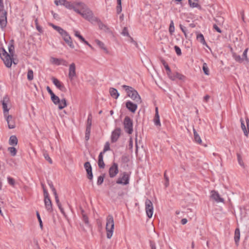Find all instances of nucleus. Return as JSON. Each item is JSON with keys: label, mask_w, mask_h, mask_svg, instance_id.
Returning <instances> with one entry per match:
<instances>
[{"label": "nucleus", "mask_w": 249, "mask_h": 249, "mask_svg": "<svg viewBox=\"0 0 249 249\" xmlns=\"http://www.w3.org/2000/svg\"><path fill=\"white\" fill-rule=\"evenodd\" d=\"M8 51L9 53L4 48L0 49V57L5 65L7 68H10L13 63L15 65L18 63V61H16L13 57L15 53V48L13 44L9 45Z\"/></svg>", "instance_id": "obj_1"}, {"label": "nucleus", "mask_w": 249, "mask_h": 249, "mask_svg": "<svg viewBox=\"0 0 249 249\" xmlns=\"http://www.w3.org/2000/svg\"><path fill=\"white\" fill-rule=\"evenodd\" d=\"M75 4L78 5L79 7L81 9V10H80V13H77L81 15L84 18L89 21L97 20V18H94L92 12L87 7L85 4L79 2L75 3Z\"/></svg>", "instance_id": "obj_2"}, {"label": "nucleus", "mask_w": 249, "mask_h": 249, "mask_svg": "<svg viewBox=\"0 0 249 249\" xmlns=\"http://www.w3.org/2000/svg\"><path fill=\"white\" fill-rule=\"evenodd\" d=\"M122 88L125 90L127 95L139 104L142 102V99L138 92L132 87L126 85H123Z\"/></svg>", "instance_id": "obj_3"}, {"label": "nucleus", "mask_w": 249, "mask_h": 249, "mask_svg": "<svg viewBox=\"0 0 249 249\" xmlns=\"http://www.w3.org/2000/svg\"><path fill=\"white\" fill-rule=\"evenodd\" d=\"M114 228V221L111 215H108L107 218L106 230L107 231V237L110 239L113 234Z\"/></svg>", "instance_id": "obj_4"}, {"label": "nucleus", "mask_w": 249, "mask_h": 249, "mask_svg": "<svg viewBox=\"0 0 249 249\" xmlns=\"http://www.w3.org/2000/svg\"><path fill=\"white\" fill-rule=\"evenodd\" d=\"M7 12L4 10L3 0H0V26L5 27L7 24Z\"/></svg>", "instance_id": "obj_5"}, {"label": "nucleus", "mask_w": 249, "mask_h": 249, "mask_svg": "<svg viewBox=\"0 0 249 249\" xmlns=\"http://www.w3.org/2000/svg\"><path fill=\"white\" fill-rule=\"evenodd\" d=\"M124 126L125 131L129 134L133 132V122L128 116H125L124 120Z\"/></svg>", "instance_id": "obj_6"}, {"label": "nucleus", "mask_w": 249, "mask_h": 249, "mask_svg": "<svg viewBox=\"0 0 249 249\" xmlns=\"http://www.w3.org/2000/svg\"><path fill=\"white\" fill-rule=\"evenodd\" d=\"M44 196L45 208L48 212L51 213L53 211L52 203L46 189H44Z\"/></svg>", "instance_id": "obj_7"}, {"label": "nucleus", "mask_w": 249, "mask_h": 249, "mask_svg": "<svg viewBox=\"0 0 249 249\" xmlns=\"http://www.w3.org/2000/svg\"><path fill=\"white\" fill-rule=\"evenodd\" d=\"M129 175L127 172H124L120 174L116 183L119 184L127 185L129 183Z\"/></svg>", "instance_id": "obj_8"}, {"label": "nucleus", "mask_w": 249, "mask_h": 249, "mask_svg": "<svg viewBox=\"0 0 249 249\" xmlns=\"http://www.w3.org/2000/svg\"><path fill=\"white\" fill-rule=\"evenodd\" d=\"M145 211L147 216L149 218H151L153 213V206L151 200L147 199L145 202Z\"/></svg>", "instance_id": "obj_9"}, {"label": "nucleus", "mask_w": 249, "mask_h": 249, "mask_svg": "<svg viewBox=\"0 0 249 249\" xmlns=\"http://www.w3.org/2000/svg\"><path fill=\"white\" fill-rule=\"evenodd\" d=\"M50 62L53 64L56 65H62L65 66L68 65V63L67 61L63 59H59L53 57H51L50 58Z\"/></svg>", "instance_id": "obj_10"}, {"label": "nucleus", "mask_w": 249, "mask_h": 249, "mask_svg": "<svg viewBox=\"0 0 249 249\" xmlns=\"http://www.w3.org/2000/svg\"><path fill=\"white\" fill-rule=\"evenodd\" d=\"M76 76V67L74 63L70 64L69 69V78L72 81L74 77Z\"/></svg>", "instance_id": "obj_11"}, {"label": "nucleus", "mask_w": 249, "mask_h": 249, "mask_svg": "<svg viewBox=\"0 0 249 249\" xmlns=\"http://www.w3.org/2000/svg\"><path fill=\"white\" fill-rule=\"evenodd\" d=\"M118 167L116 163L114 162L109 169V174L110 178H114L118 173Z\"/></svg>", "instance_id": "obj_12"}, {"label": "nucleus", "mask_w": 249, "mask_h": 249, "mask_svg": "<svg viewBox=\"0 0 249 249\" xmlns=\"http://www.w3.org/2000/svg\"><path fill=\"white\" fill-rule=\"evenodd\" d=\"M121 129L120 128H116L112 132L111 137V141L112 142H116L121 135Z\"/></svg>", "instance_id": "obj_13"}, {"label": "nucleus", "mask_w": 249, "mask_h": 249, "mask_svg": "<svg viewBox=\"0 0 249 249\" xmlns=\"http://www.w3.org/2000/svg\"><path fill=\"white\" fill-rule=\"evenodd\" d=\"M76 2H74L72 3L66 0L64 6L69 9H73L76 13H80V10L76 7L77 6H79L78 5L75 4V3Z\"/></svg>", "instance_id": "obj_14"}, {"label": "nucleus", "mask_w": 249, "mask_h": 249, "mask_svg": "<svg viewBox=\"0 0 249 249\" xmlns=\"http://www.w3.org/2000/svg\"><path fill=\"white\" fill-rule=\"evenodd\" d=\"M138 103H133L130 101H128L125 103L126 107L132 113H135L137 109Z\"/></svg>", "instance_id": "obj_15"}, {"label": "nucleus", "mask_w": 249, "mask_h": 249, "mask_svg": "<svg viewBox=\"0 0 249 249\" xmlns=\"http://www.w3.org/2000/svg\"><path fill=\"white\" fill-rule=\"evenodd\" d=\"M84 167L87 171L88 178L91 180L93 178V175L92 172V168L89 162H86L84 164Z\"/></svg>", "instance_id": "obj_16"}, {"label": "nucleus", "mask_w": 249, "mask_h": 249, "mask_svg": "<svg viewBox=\"0 0 249 249\" xmlns=\"http://www.w3.org/2000/svg\"><path fill=\"white\" fill-rule=\"evenodd\" d=\"M52 80L53 84L60 90L65 91L66 90V88L64 85L57 78L55 77H52Z\"/></svg>", "instance_id": "obj_17"}, {"label": "nucleus", "mask_w": 249, "mask_h": 249, "mask_svg": "<svg viewBox=\"0 0 249 249\" xmlns=\"http://www.w3.org/2000/svg\"><path fill=\"white\" fill-rule=\"evenodd\" d=\"M211 196L216 202H224V199L221 197L218 193L215 190L211 191Z\"/></svg>", "instance_id": "obj_18"}, {"label": "nucleus", "mask_w": 249, "mask_h": 249, "mask_svg": "<svg viewBox=\"0 0 249 249\" xmlns=\"http://www.w3.org/2000/svg\"><path fill=\"white\" fill-rule=\"evenodd\" d=\"M65 42L71 48H74V46L72 43V41L71 38L68 33V32L65 33L63 36H62Z\"/></svg>", "instance_id": "obj_19"}, {"label": "nucleus", "mask_w": 249, "mask_h": 249, "mask_svg": "<svg viewBox=\"0 0 249 249\" xmlns=\"http://www.w3.org/2000/svg\"><path fill=\"white\" fill-rule=\"evenodd\" d=\"M6 117V120L8 124V128L9 129H13L15 127V122L13 119V117L12 115H7Z\"/></svg>", "instance_id": "obj_20"}, {"label": "nucleus", "mask_w": 249, "mask_h": 249, "mask_svg": "<svg viewBox=\"0 0 249 249\" xmlns=\"http://www.w3.org/2000/svg\"><path fill=\"white\" fill-rule=\"evenodd\" d=\"M196 39L203 45H205L206 46L208 47V46L207 45V44L205 41L203 35L201 33H198V32H196Z\"/></svg>", "instance_id": "obj_21"}, {"label": "nucleus", "mask_w": 249, "mask_h": 249, "mask_svg": "<svg viewBox=\"0 0 249 249\" xmlns=\"http://www.w3.org/2000/svg\"><path fill=\"white\" fill-rule=\"evenodd\" d=\"M18 142V139L15 135L11 136L9 140V144L12 146H16L17 145Z\"/></svg>", "instance_id": "obj_22"}, {"label": "nucleus", "mask_w": 249, "mask_h": 249, "mask_svg": "<svg viewBox=\"0 0 249 249\" xmlns=\"http://www.w3.org/2000/svg\"><path fill=\"white\" fill-rule=\"evenodd\" d=\"M98 164L100 168H104L105 166V164L103 161V154L102 153L99 154L98 156Z\"/></svg>", "instance_id": "obj_23"}, {"label": "nucleus", "mask_w": 249, "mask_h": 249, "mask_svg": "<svg viewBox=\"0 0 249 249\" xmlns=\"http://www.w3.org/2000/svg\"><path fill=\"white\" fill-rule=\"evenodd\" d=\"M193 132H194V140L196 142L198 143V144H201L202 143V140L201 139L200 137L198 135V134L197 133L196 130L193 128Z\"/></svg>", "instance_id": "obj_24"}, {"label": "nucleus", "mask_w": 249, "mask_h": 249, "mask_svg": "<svg viewBox=\"0 0 249 249\" xmlns=\"http://www.w3.org/2000/svg\"><path fill=\"white\" fill-rule=\"evenodd\" d=\"M109 93L110 95L115 99H117L119 96V93H118L117 90L116 89L110 88L109 89Z\"/></svg>", "instance_id": "obj_25"}, {"label": "nucleus", "mask_w": 249, "mask_h": 249, "mask_svg": "<svg viewBox=\"0 0 249 249\" xmlns=\"http://www.w3.org/2000/svg\"><path fill=\"white\" fill-rule=\"evenodd\" d=\"M240 233L239 228H236L234 232V240L235 244L237 245L240 240Z\"/></svg>", "instance_id": "obj_26"}, {"label": "nucleus", "mask_w": 249, "mask_h": 249, "mask_svg": "<svg viewBox=\"0 0 249 249\" xmlns=\"http://www.w3.org/2000/svg\"><path fill=\"white\" fill-rule=\"evenodd\" d=\"M95 42L96 43V44H97V45L102 50H103L106 53H108V52L107 51V48L106 47L104 43L100 41L98 39H96L95 40Z\"/></svg>", "instance_id": "obj_27"}, {"label": "nucleus", "mask_w": 249, "mask_h": 249, "mask_svg": "<svg viewBox=\"0 0 249 249\" xmlns=\"http://www.w3.org/2000/svg\"><path fill=\"white\" fill-rule=\"evenodd\" d=\"M98 25L100 29L104 30L106 32H110V29L107 26V25L103 24L101 21L99 22Z\"/></svg>", "instance_id": "obj_28"}, {"label": "nucleus", "mask_w": 249, "mask_h": 249, "mask_svg": "<svg viewBox=\"0 0 249 249\" xmlns=\"http://www.w3.org/2000/svg\"><path fill=\"white\" fill-rule=\"evenodd\" d=\"M58 108L59 109H62L66 107L67 105L66 100L65 98H63L60 100V102L58 103Z\"/></svg>", "instance_id": "obj_29"}, {"label": "nucleus", "mask_w": 249, "mask_h": 249, "mask_svg": "<svg viewBox=\"0 0 249 249\" xmlns=\"http://www.w3.org/2000/svg\"><path fill=\"white\" fill-rule=\"evenodd\" d=\"M198 0H189V3L192 7H199L200 8V5L197 3Z\"/></svg>", "instance_id": "obj_30"}, {"label": "nucleus", "mask_w": 249, "mask_h": 249, "mask_svg": "<svg viewBox=\"0 0 249 249\" xmlns=\"http://www.w3.org/2000/svg\"><path fill=\"white\" fill-rule=\"evenodd\" d=\"M172 76L174 77V79H171L172 80H175L176 78H178L180 80H183L184 78V75L178 72L172 74Z\"/></svg>", "instance_id": "obj_31"}, {"label": "nucleus", "mask_w": 249, "mask_h": 249, "mask_svg": "<svg viewBox=\"0 0 249 249\" xmlns=\"http://www.w3.org/2000/svg\"><path fill=\"white\" fill-rule=\"evenodd\" d=\"M51 100H52L53 102L55 105H57L60 102L59 98L57 96L55 95L54 94L52 95L51 96Z\"/></svg>", "instance_id": "obj_32"}, {"label": "nucleus", "mask_w": 249, "mask_h": 249, "mask_svg": "<svg viewBox=\"0 0 249 249\" xmlns=\"http://www.w3.org/2000/svg\"><path fill=\"white\" fill-rule=\"evenodd\" d=\"M240 122H241V124L242 129L243 130L245 135L247 136L248 134V132L247 129H246V126L245 125L244 121L242 118L240 119Z\"/></svg>", "instance_id": "obj_33"}, {"label": "nucleus", "mask_w": 249, "mask_h": 249, "mask_svg": "<svg viewBox=\"0 0 249 249\" xmlns=\"http://www.w3.org/2000/svg\"><path fill=\"white\" fill-rule=\"evenodd\" d=\"M155 124L156 126H160V116L159 114L155 113V118L154 119Z\"/></svg>", "instance_id": "obj_34"}, {"label": "nucleus", "mask_w": 249, "mask_h": 249, "mask_svg": "<svg viewBox=\"0 0 249 249\" xmlns=\"http://www.w3.org/2000/svg\"><path fill=\"white\" fill-rule=\"evenodd\" d=\"M232 56L238 62L241 63L243 61V58H241L239 55L237 54L236 53H233Z\"/></svg>", "instance_id": "obj_35"}, {"label": "nucleus", "mask_w": 249, "mask_h": 249, "mask_svg": "<svg viewBox=\"0 0 249 249\" xmlns=\"http://www.w3.org/2000/svg\"><path fill=\"white\" fill-rule=\"evenodd\" d=\"M91 124H92V116H91V114H89L88 116V119H87L86 128H91Z\"/></svg>", "instance_id": "obj_36"}, {"label": "nucleus", "mask_w": 249, "mask_h": 249, "mask_svg": "<svg viewBox=\"0 0 249 249\" xmlns=\"http://www.w3.org/2000/svg\"><path fill=\"white\" fill-rule=\"evenodd\" d=\"M8 151L10 153L12 156H15L17 154V150L14 147H9L8 148Z\"/></svg>", "instance_id": "obj_37"}, {"label": "nucleus", "mask_w": 249, "mask_h": 249, "mask_svg": "<svg viewBox=\"0 0 249 249\" xmlns=\"http://www.w3.org/2000/svg\"><path fill=\"white\" fill-rule=\"evenodd\" d=\"M129 161V157L128 155L124 154L121 157V161L124 163H126Z\"/></svg>", "instance_id": "obj_38"}, {"label": "nucleus", "mask_w": 249, "mask_h": 249, "mask_svg": "<svg viewBox=\"0 0 249 249\" xmlns=\"http://www.w3.org/2000/svg\"><path fill=\"white\" fill-rule=\"evenodd\" d=\"M82 219L83 221L85 223V225L89 226V220L88 216L87 214H83V216H82Z\"/></svg>", "instance_id": "obj_39"}, {"label": "nucleus", "mask_w": 249, "mask_h": 249, "mask_svg": "<svg viewBox=\"0 0 249 249\" xmlns=\"http://www.w3.org/2000/svg\"><path fill=\"white\" fill-rule=\"evenodd\" d=\"M27 78L29 81H31L34 78V73L32 70H29L27 72Z\"/></svg>", "instance_id": "obj_40"}, {"label": "nucleus", "mask_w": 249, "mask_h": 249, "mask_svg": "<svg viewBox=\"0 0 249 249\" xmlns=\"http://www.w3.org/2000/svg\"><path fill=\"white\" fill-rule=\"evenodd\" d=\"M175 31V27L174 25V22L173 20H171L170 22L169 28V32L171 35H172Z\"/></svg>", "instance_id": "obj_41"}, {"label": "nucleus", "mask_w": 249, "mask_h": 249, "mask_svg": "<svg viewBox=\"0 0 249 249\" xmlns=\"http://www.w3.org/2000/svg\"><path fill=\"white\" fill-rule=\"evenodd\" d=\"M164 68L167 71V74L168 75L170 79H174V77L172 76V73L171 72V69H170V67L168 66V65L165 66V67H164Z\"/></svg>", "instance_id": "obj_42"}, {"label": "nucleus", "mask_w": 249, "mask_h": 249, "mask_svg": "<svg viewBox=\"0 0 249 249\" xmlns=\"http://www.w3.org/2000/svg\"><path fill=\"white\" fill-rule=\"evenodd\" d=\"M2 107L3 109V113L4 116H6V115L8 114V112L9 111V109L7 108V104L5 103H2Z\"/></svg>", "instance_id": "obj_43"}, {"label": "nucleus", "mask_w": 249, "mask_h": 249, "mask_svg": "<svg viewBox=\"0 0 249 249\" xmlns=\"http://www.w3.org/2000/svg\"><path fill=\"white\" fill-rule=\"evenodd\" d=\"M237 160L239 164L242 167L244 166V163L243 162V161L242 159L241 156L239 153H237Z\"/></svg>", "instance_id": "obj_44"}, {"label": "nucleus", "mask_w": 249, "mask_h": 249, "mask_svg": "<svg viewBox=\"0 0 249 249\" xmlns=\"http://www.w3.org/2000/svg\"><path fill=\"white\" fill-rule=\"evenodd\" d=\"M104 177H105V175H103L100 176L98 177L97 182V185H100L103 183V182L104 181Z\"/></svg>", "instance_id": "obj_45"}, {"label": "nucleus", "mask_w": 249, "mask_h": 249, "mask_svg": "<svg viewBox=\"0 0 249 249\" xmlns=\"http://www.w3.org/2000/svg\"><path fill=\"white\" fill-rule=\"evenodd\" d=\"M203 71L204 72V73L206 74V75H209V69L207 66V64L206 63H204L203 65Z\"/></svg>", "instance_id": "obj_46"}, {"label": "nucleus", "mask_w": 249, "mask_h": 249, "mask_svg": "<svg viewBox=\"0 0 249 249\" xmlns=\"http://www.w3.org/2000/svg\"><path fill=\"white\" fill-rule=\"evenodd\" d=\"M110 149V146H109V143L108 142H107L104 146V150L102 153L103 154H104L106 151L109 150Z\"/></svg>", "instance_id": "obj_47"}, {"label": "nucleus", "mask_w": 249, "mask_h": 249, "mask_svg": "<svg viewBox=\"0 0 249 249\" xmlns=\"http://www.w3.org/2000/svg\"><path fill=\"white\" fill-rule=\"evenodd\" d=\"M74 35L79 38V39L82 41L84 40V38L80 34V33L77 31H74Z\"/></svg>", "instance_id": "obj_48"}, {"label": "nucleus", "mask_w": 249, "mask_h": 249, "mask_svg": "<svg viewBox=\"0 0 249 249\" xmlns=\"http://www.w3.org/2000/svg\"><path fill=\"white\" fill-rule=\"evenodd\" d=\"M55 30L57 31L61 35V36H63V35L67 32L65 30L59 26L57 27V29H55Z\"/></svg>", "instance_id": "obj_49"}, {"label": "nucleus", "mask_w": 249, "mask_h": 249, "mask_svg": "<svg viewBox=\"0 0 249 249\" xmlns=\"http://www.w3.org/2000/svg\"><path fill=\"white\" fill-rule=\"evenodd\" d=\"M122 11V3L121 2H117L116 7V12L118 14H119Z\"/></svg>", "instance_id": "obj_50"}, {"label": "nucleus", "mask_w": 249, "mask_h": 249, "mask_svg": "<svg viewBox=\"0 0 249 249\" xmlns=\"http://www.w3.org/2000/svg\"><path fill=\"white\" fill-rule=\"evenodd\" d=\"M122 34L123 35H124V36H129V34L127 27H125L124 28V29L122 31Z\"/></svg>", "instance_id": "obj_51"}, {"label": "nucleus", "mask_w": 249, "mask_h": 249, "mask_svg": "<svg viewBox=\"0 0 249 249\" xmlns=\"http://www.w3.org/2000/svg\"><path fill=\"white\" fill-rule=\"evenodd\" d=\"M36 216H37V219L38 220V221L39 222V226H40L41 229H42L43 228L42 221L41 220V217H40L39 213L38 212H36Z\"/></svg>", "instance_id": "obj_52"}, {"label": "nucleus", "mask_w": 249, "mask_h": 249, "mask_svg": "<svg viewBox=\"0 0 249 249\" xmlns=\"http://www.w3.org/2000/svg\"><path fill=\"white\" fill-rule=\"evenodd\" d=\"M66 0H55L54 1L55 4L56 5H58L59 4L64 5Z\"/></svg>", "instance_id": "obj_53"}, {"label": "nucleus", "mask_w": 249, "mask_h": 249, "mask_svg": "<svg viewBox=\"0 0 249 249\" xmlns=\"http://www.w3.org/2000/svg\"><path fill=\"white\" fill-rule=\"evenodd\" d=\"M8 182L9 184H10L12 186H14L15 181V179L11 177H8L7 178Z\"/></svg>", "instance_id": "obj_54"}, {"label": "nucleus", "mask_w": 249, "mask_h": 249, "mask_svg": "<svg viewBox=\"0 0 249 249\" xmlns=\"http://www.w3.org/2000/svg\"><path fill=\"white\" fill-rule=\"evenodd\" d=\"M174 48L177 54L178 55H180L181 54V51L180 48L178 46H175Z\"/></svg>", "instance_id": "obj_55"}, {"label": "nucleus", "mask_w": 249, "mask_h": 249, "mask_svg": "<svg viewBox=\"0 0 249 249\" xmlns=\"http://www.w3.org/2000/svg\"><path fill=\"white\" fill-rule=\"evenodd\" d=\"M44 156L45 159L49 161L50 163H52L53 161L51 158L49 157L48 154L47 153H44Z\"/></svg>", "instance_id": "obj_56"}, {"label": "nucleus", "mask_w": 249, "mask_h": 249, "mask_svg": "<svg viewBox=\"0 0 249 249\" xmlns=\"http://www.w3.org/2000/svg\"><path fill=\"white\" fill-rule=\"evenodd\" d=\"M35 23L36 25V28L37 31L40 33L42 32V28L39 26V24H38L37 19H36L35 20Z\"/></svg>", "instance_id": "obj_57"}, {"label": "nucleus", "mask_w": 249, "mask_h": 249, "mask_svg": "<svg viewBox=\"0 0 249 249\" xmlns=\"http://www.w3.org/2000/svg\"><path fill=\"white\" fill-rule=\"evenodd\" d=\"M179 27H180L181 30L184 33L185 37L187 38V34H186V28L184 26H183L182 25H181V24L179 25Z\"/></svg>", "instance_id": "obj_58"}, {"label": "nucleus", "mask_w": 249, "mask_h": 249, "mask_svg": "<svg viewBox=\"0 0 249 249\" xmlns=\"http://www.w3.org/2000/svg\"><path fill=\"white\" fill-rule=\"evenodd\" d=\"M150 246L151 249H156V246L155 242L152 241H150Z\"/></svg>", "instance_id": "obj_59"}, {"label": "nucleus", "mask_w": 249, "mask_h": 249, "mask_svg": "<svg viewBox=\"0 0 249 249\" xmlns=\"http://www.w3.org/2000/svg\"><path fill=\"white\" fill-rule=\"evenodd\" d=\"M213 28L217 32L219 33H221L222 32L221 30H220V29L218 27V26L215 24H214L213 25Z\"/></svg>", "instance_id": "obj_60"}, {"label": "nucleus", "mask_w": 249, "mask_h": 249, "mask_svg": "<svg viewBox=\"0 0 249 249\" xmlns=\"http://www.w3.org/2000/svg\"><path fill=\"white\" fill-rule=\"evenodd\" d=\"M248 49L247 48L246 49H245V50L243 52V55H242V56L244 58H245V59H247V52H248Z\"/></svg>", "instance_id": "obj_61"}, {"label": "nucleus", "mask_w": 249, "mask_h": 249, "mask_svg": "<svg viewBox=\"0 0 249 249\" xmlns=\"http://www.w3.org/2000/svg\"><path fill=\"white\" fill-rule=\"evenodd\" d=\"M9 101V98L7 96L4 97L1 101L2 103L7 104Z\"/></svg>", "instance_id": "obj_62"}, {"label": "nucleus", "mask_w": 249, "mask_h": 249, "mask_svg": "<svg viewBox=\"0 0 249 249\" xmlns=\"http://www.w3.org/2000/svg\"><path fill=\"white\" fill-rule=\"evenodd\" d=\"M47 90L48 92V93L50 94L51 96L53 95V94H54L53 91L52 90V89H50V88L49 87H47Z\"/></svg>", "instance_id": "obj_63"}, {"label": "nucleus", "mask_w": 249, "mask_h": 249, "mask_svg": "<svg viewBox=\"0 0 249 249\" xmlns=\"http://www.w3.org/2000/svg\"><path fill=\"white\" fill-rule=\"evenodd\" d=\"M90 129L91 128H86L85 135H86V136L87 135L89 136H90Z\"/></svg>", "instance_id": "obj_64"}]
</instances>
